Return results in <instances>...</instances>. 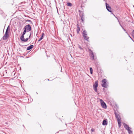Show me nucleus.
Returning <instances> with one entry per match:
<instances>
[{"label": "nucleus", "instance_id": "nucleus-14", "mask_svg": "<svg viewBox=\"0 0 134 134\" xmlns=\"http://www.w3.org/2000/svg\"><path fill=\"white\" fill-rule=\"evenodd\" d=\"M77 33H79V31L80 30V28L79 26V25L77 24Z\"/></svg>", "mask_w": 134, "mask_h": 134}, {"label": "nucleus", "instance_id": "nucleus-28", "mask_svg": "<svg viewBox=\"0 0 134 134\" xmlns=\"http://www.w3.org/2000/svg\"><path fill=\"white\" fill-rule=\"evenodd\" d=\"M133 7H134V5H133Z\"/></svg>", "mask_w": 134, "mask_h": 134}, {"label": "nucleus", "instance_id": "nucleus-25", "mask_svg": "<svg viewBox=\"0 0 134 134\" xmlns=\"http://www.w3.org/2000/svg\"><path fill=\"white\" fill-rule=\"evenodd\" d=\"M81 20H82V21L83 22V17H81Z\"/></svg>", "mask_w": 134, "mask_h": 134}, {"label": "nucleus", "instance_id": "nucleus-20", "mask_svg": "<svg viewBox=\"0 0 134 134\" xmlns=\"http://www.w3.org/2000/svg\"><path fill=\"white\" fill-rule=\"evenodd\" d=\"M128 131V132L129 133V134H130L131 133H132V131L130 130V129H128L127 130Z\"/></svg>", "mask_w": 134, "mask_h": 134}, {"label": "nucleus", "instance_id": "nucleus-16", "mask_svg": "<svg viewBox=\"0 0 134 134\" xmlns=\"http://www.w3.org/2000/svg\"><path fill=\"white\" fill-rule=\"evenodd\" d=\"M118 122L119 126V127H120L121 125V121H118Z\"/></svg>", "mask_w": 134, "mask_h": 134}, {"label": "nucleus", "instance_id": "nucleus-21", "mask_svg": "<svg viewBox=\"0 0 134 134\" xmlns=\"http://www.w3.org/2000/svg\"><path fill=\"white\" fill-rule=\"evenodd\" d=\"M26 21H27V22H30V23L31 24H32V21L30 20H28V19H27V20H26Z\"/></svg>", "mask_w": 134, "mask_h": 134}, {"label": "nucleus", "instance_id": "nucleus-11", "mask_svg": "<svg viewBox=\"0 0 134 134\" xmlns=\"http://www.w3.org/2000/svg\"><path fill=\"white\" fill-rule=\"evenodd\" d=\"M123 124L124 127L126 130H127L129 129H130V127L127 124L125 123H123Z\"/></svg>", "mask_w": 134, "mask_h": 134}, {"label": "nucleus", "instance_id": "nucleus-7", "mask_svg": "<svg viewBox=\"0 0 134 134\" xmlns=\"http://www.w3.org/2000/svg\"><path fill=\"white\" fill-rule=\"evenodd\" d=\"M106 8L107 10L110 12H111V8L109 6L108 4L107 3H106Z\"/></svg>", "mask_w": 134, "mask_h": 134}, {"label": "nucleus", "instance_id": "nucleus-27", "mask_svg": "<svg viewBox=\"0 0 134 134\" xmlns=\"http://www.w3.org/2000/svg\"><path fill=\"white\" fill-rule=\"evenodd\" d=\"M129 37H130V38L134 42V41L133 40V39H132L131 38V37L129 35Z\"/></svg>", "mask_w": 134, "mask_h": 134}, {"label": "nucleus", "instance_id": "nucleus-12", "mask_svg": "<svg viewBox=\"0 0 134 134\" xmlns=\"http://www.w3.org/2000/svg\"><path fill=\"white\" fill-rule=\"evenodd\" d=\"M102 124L103 125H106L107 124V120L106 119L104 120L103 121Z\"/></svg>", "mask_w": 134, "mask_h": 134}, {"label": "nucleus", "instance_id": "nucleus-8", "mask_svg": "<svg viewBox=\"0 0 134 134\" xmlns=\"http://www.w3.org/2000/svg\"><path fill=\"white\" fill-rule=\"evenodd\" d=\"M115 117L117 119V121H121V118L119 115L116 112L115 113Z\"/></svg>", "mask_w": 134, "mask_h": 134}, {"label": "nucleus", "instance_id": "nucleus-17", "mask_svg": "<svg viewBox=\"0 0 134 134\" xmlns=\"http://www.w3.org/2000/svg\"><path fill=\"white\" fill-rule=\"evenodd\" d=\"M67 5L68 6L71 7L72 6V5L71 3H67Z\"/></svg>", "mask_w": 134, "mask_h": 134}, {"label": "nucleus", "instance_id": "nucleus-10", "mask_svg": "<svg viewBox=\"0 0 134 134\" xmlns=\"http://www.w3.org/2000/svg\"><path fill=\"white\" fill-rule=\"evenodd\" d=\"M8 32H5V34L4 36L3 37V40H6L8 37Z\"/></svg>", "mask_w": 134, "mask_h": 134}, {"label": "nucleus", "instance_id": "nucleus-5", "mask_svg": "<svg viewBox=\"0 0 134 134\" xmlns=\"http://www.w3.org/2000/svg\"><path fill=\"white\" fill-rule=\"evenodd\" d=\"M98 86V82L97 81H95L93 85V89L96 92H97V87Z\"/></svg>", "mask_w": 134, "mask_h": 134}, {"label": "nucleus", "instance_id": "nucleus-29", "mask_svg": "<svg viewBox=\"0 0 134 134\" xmlns=\"http://www.w3.org/2000/svg\"><path fill=\"white\" fill-rule=\"evenodd\" d=\"M126 33H127V32H126Z\"/></svg>", "mask_w": 134, "mask_h": 134}, {"label": "nucleus", "instance_id": "nucleus-2", "mask_svg": "<svg viewBox=\"0 0 134 134\" xmlns=\"http://www.w3.org/2000/svg\"><path fill=\"white\" fill-rule=\"evenodd\" d=\"M102 86L103 87L106 88L108 87V85L107 83V81L106 79H104L102 80Z\"/></svg>", "mask_w": 134, "mask_h": 134}, {"label": "nucleus", "instance_id": "nucleus-1", "mask_svg": "<svg viewBox=\"0 0 134 134\" xmlns=\"http://www.w3.org/2000/svg\"><path fill=\"white\" fill-rule=\"evenodd\" d=\"M24 31L22 35L20 37V39L22 41L24 42H26L28 40V38H27L25 39L24 38V35L25 34L26 32H27L26 29H24Z\"/></svg>", "mask_w": 134, "mask_h": 134}, {"label": "nucleus", "instance_id": "nucleus-26", "mask_svg": "<svg viewBox=\"0 0 134 134\" xmlns=\"http://www.w3.org/2000/svg\"><path fill=\"white\" fill-rule=\"evenodd\" d=\"M31 33H30V35H29V38H28V39H29V38H30V36H31Z\"/></svg>", "mask_w": 134, "mask_h": 134}, {"label": "nucleus", "instance_id": "nucleus-24", "mask_svg": "<svg viewBox=\"0 0 134 134\" xmlns=\"http://www.w3.org/2000/svg\"><path fill=\"white\" fill-rule=\"evenodd\" d=\"M94 130V129L92 128L91 129V131L92 132H93Z\"/></svg>", "mask_w": 134, "mask_h": 134}, {"label": "nucleus", "instance_id": "nucleus-18", "mask_svg": "<svg viewBox=\"0 0 134 134\" xmlns=\"http://www.w3.org/2000/svg\"><path fill=\"white\" fill-rule=\"evenodd\" d=\"M118 20V22H119V24L120 25V26L122 27V28L124 30V31H125V29H124V28H123V27H122V26L120 24V22H119V20H118V19L117 18H116Z\"/></svg>", "mask_w": 134, "mask_h": 134}, {"label": "nucleus", "instance_id": "nucleus-22", "mask_svg": "<svg viewBox=\"0 0 134 134\" xmlns=\"http://www.w3.org/2000/svg\"><path fill=\"white\" fill-rule=\"evenodd\" d=\"M9 27V26H8L6 29L5 32H8H8Z\"/></svg>", "mask_w": 134, "mask_h": 134}, {"label": "nucleus", "instance_id": "nucleus-6", "mask_svg": "<svg viewBox=\"0 0 134 134\" xmlns=\"http://www.w3.org/2000/svg\"><path fill=\"white\" fill-rule=\"evenodd\" d=\"M100 101L102 107L104 109H106L107 108L106 105L103 101L102 99H100Z\"/></svg>", "mask_w": 134, "mask_h": 134}, {"label": "nucleus", "instance_id": "nucleus-23", "mask_svg": "<svg viewBox=\"0 0 134 134\" xmlns=\"http://www.w3.org/2000/svg\"><path fill=\"white\" fill-rule=\"evenodd\" d=\"M134 32V30H133L132 31V35L133 38H134V36L133 35V34Z\"/></svg>", "mask_w": 134, "mask_h": 134}, {"label": "nucleus", "instance_id": "nucleus-4", "mask_svg": "<svg viewBox=\"0 0 134 134\" xmlns=\"http://www.w3.org/2000/svg\"><path fill=\"white\" fill-rule=\"evenodd\" d=\"M24 29H26L27 32H29V31H31V28L30 25L29 24L25 26L24 28Z\"/></svg>", "mask_w": 134, "mask_h": 134}, {"label": "nucleus", "instance_id": "nucleus-15", "mask_svg": "<svg viewBox=\"0 0 134 134\" xmlns=\"http://www.w3.org/2000/svg\"><path fill=\"white\" fill-rule=\"evenodd\" d=\"M44 35V33H42V35L41 37L40 38L38 41L39 42L40 41H41L42 40V39L43 38V36Z\"/></svg>", "mask_w": 134, "mask_h": 134}, {"label": "nucleus", "instance_id": "nucleus-9", "mask_svg": "<svg viewBox=\"0 0 134 134\" xmlns=\"http://www.w3.org/2000/svg\"><path fill=\"white\" fill-rule=\"evenodd\" d=\"M90 57L91 58V59L93 60L94 59V56L93 53L92 51H91L90 52ZM95 59H96V58L95 57Z\"/></svg>", "mask_w": 134, "mask_h": 134}, {"label": "nucleus", "instance_id": "nucleus-3", "mask_svg": "<svg viewBox=\"0 0 134 134\" xmlns=\"http://www.w3.org/2000/svg\"><path fill=\"white\" fill-rule=\"evenodd\" d=\"M82 35L84 39L85 40L88 41L89 39V37L87 36V32L85 30L83 31L82 33Z\"/></svg>", "mask_w": 134, "mask_h": 134}, {"label": "nucleus", "instance_id": "nucleus-19", "mask_svg": "<svg viewBox=\"0 0 134 134\" xmlns=\"http://www.w3.org/2000/svg\"><path fill=\"white\" fill-rule=\"evenodd\" d=\"M90 73L91 74H92L93 73V69L91 67L90 68Z\"/></svg>", "mask_w": 134, "mask_h": 134}, {"label": "nucleus", "instance_id": "nucleus-13", "mask_svg": "<svg viewBox=\"0 0 134 134\" xmlns=\"http://www.w3.org/2000/svg\"><path fill=\"white\" fill-rule=\"evenodd\" d=\"M34 46L33 45H31L27 48V50H30Z\"/></svg>", "mask_w": 134, "mask_h": 134}]
</instances>
